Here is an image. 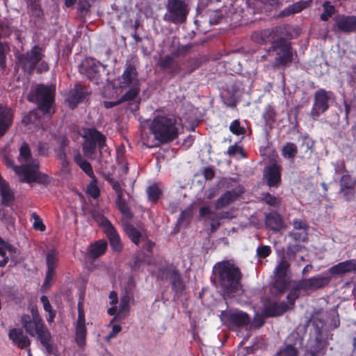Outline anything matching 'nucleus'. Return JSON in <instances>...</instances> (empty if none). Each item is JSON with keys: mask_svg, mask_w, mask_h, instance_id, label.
I'll list each match as a JSON object with an SVG mask.
<instances>
[{"mask_svg": "<svg viewBox=\"0 0 356 356\" xmlns=\"http://www.w3.org/2000/svg\"><path fill=\"white\" fill-rule=\"evenodd\" d=\"M250 38L254 43L261 45L270 44L268 51L275 53L276 55L273 64L274 67H285L292 63V34L284 26L255 31L251 34Z\"/></svg>", "mask_w": 356, "mask_h": 356, "instance_id": "nucleus-1", "label": "nucleus"}, {"mask_svg": "<svg viewBox=\"0 0 356 356\" xmlns=\"http://www.w3.org/2000/svg\"><path fill=\"white\" fill-rule=\"evenodd\" d=\"M213 275L224 296L234 297L242 289L241 270L238 266L229 260L217 262L213 267Z\"/></svg>", "mask_w": 356, "mask_h": 356, "instance_id": "nucleus-2", "label": "nucleus"}, {"mask_svg": "<svg viewBox=\"0 0 356 356\" xmlns=\"http://www.w3.org/2000/svg\"><path fill=\"white\" fill-rule=\"evenodd\" d=\"M20 323L26 334L37 336L40 343L49 355H56L58 348L52 340L50 331L45 325L36 306L31 309V314H24L20 317Z\"/></svg>", "mask_w": 356, "mask_h": 356, "instance_id": "nucleus-3", "label": "nucleus"}, {"mask_svg": "<svg viewBox=\"0 0 356 356\" xmlns=\"http://www.w3.org/2000/svg\"><path fill=\"white\" fill-rule=\"evenodd\" d=\"M149 131L153 134L155 143H149L143 138V143L148 148L159 147L175 140L179 135L177 119L165 115L156 116L149 124Z\"/></svg>", "mask_w": 356, "mask_h": 356, "instance_id": "nucleus-4", "label": "nucleus"}, {"mask_svg": "<svg viewBox=\"0 0 356 356\" xmlns=\"http://www.w3.org/2000/svg\"><path fill=\"white\" fill-rule=\"evenodd\" d=\"M55 89L51 86L39 84L31 90L26 99L35 104L38 109L46 115L51 113V108L55 103Z\"/></svg>", "mask_w": 356, "mask_h": 356, "instance_id": "nucleus-5", "label": "nucleus"}, {"mask_svg": "<svg viewBox=\"0 0 356 356\" xmlns=\"http://www.w3.org/2000/svg\"><path fill=\"white\" fill-rule=\"evenodd\" d=\"M39 162L37 159H33L31 163L15 166V172L20 177L19 180L24 183H38L43 185H48L51 179L45 173L39 171Z\"/></svg>", "mask_w": 356, "mask_h": 356, "instance_id": "nucleus-6", "label": "nucleus"}, {"mask_svg": "<svg viewBox=\"0 0 356 356\" xmlns=\"http://www.w3.org/2000/svg\"><path fill=\"white\" fill-rule=\"evenodd\" d=\"M83 152L86 156L95 159L97 155V148L99 149L100 156L104 148L106 146V138L95 128H88L85 131Z\"/></svg>", "mask_w": 356, "mask_h": 356, "instance_id": "nucleus-7", "label": "nucleus"}, {"mask_svg": "<svg viewBox=\"0 0 356 356\" xmlns=\"http://www.w3.org/2000/svg\"><path fill=\"white\" fill-rule=\"evenodd\" d=\"M189 11L188 4L184 0H167L163 20L174 24H184L187 19Z\"/></svg>", "mask_w": 356, "mask_h": 356, "instance_id": "nucleus-8", "label": "nucleus"}, {"mask_svg": "<svg viewBox=\"0 0 356 356\" xmlns=\"http://www.w3.org/2000/svg\"><path fill=\"white\" fill-rule=\"evenodd\" d=\"M44 57L43 49L38 45L33 46L29 51L17 57L16 64L28 75L33 74L36 65Z\"/></svg>", "mask_w": 356, "mask_h": 356, "instance_id": "nucleus-9", "label": "nucleus"}, {"mask_svg": "<svg viewBox=\"0 0 356 356\" xmlns=\"http://www.w3.org/2000/svg\"><path fill=\"white\" fill-rule=\"evenodd\" d=\"M95 220L99 223L104 227L113 250L115 252H120L122 249V244L120 237L112 223L103 215L100 213L93 214Z\"/></svg>", "mask_w": 356, "mask_h": 356, "instance_id": "nucleus-10", "label": "nucleus"}, {"mask_svg": "<svg viewBox=\"0 0 356 356\" xmlns=\"http://www.w3.org/2000/svg\"><path fill=\"white\" fill-rule=\"evenodd\" d=\"M332 92L325 89L320 88L314 94V102L310 111V116L314 119L318 118L327 111L330 107L329 100Z\"/></svg>", "mask_w": 356, "mask_h": 356, "instance_id": "nucleus-11", "label": "nucleus"}, {"mask_svg": "<svg viewBox=\"0 0 356 356\" xmlns=\"http://www.w3.org/2000/svg\"><path fill=\"white\" fill-rule=\"evenodd\" d=\"M332 277L327 274H318L312 277L302 279L298 282V287L303 291H314L327 286Z\"/></svg>", "mask_w": 356, "mask_h": 356, "instance_id": "nucleus-12", "label": "nucleus"}, {"mask_svg": "<svg viewBox=\"0 0 356 356\" xmlns=\"http://www.w3.org/2000/svg\"><path fill=\"white\" fill-rule=\"evenodd\" d=\"M159 277L162 280H166L168 275L170 276L172 289L177 294H181L185 289V284L177 269H170L168 267H162L159 268Z\"/></svg>", "mask_w": 356, "mask_h": 356, "instance_id": "nucleus-13", "label": "nucleus"}, {"mask_svg": "<svg viewBox=\"0 0 356 356\" xmlns=\"http://www.w3.org/2000/svg\"><path fill=\"white\" fill-rule=\"evenodd\" d=\"M100 67L104 65L92 58H86L79 66V72L91 81L97 83L100 79Z\"/></svg>", "mask_w": 356, "mask_h": 356, "instance_id": "nucleus-14", "label": "nucleus"}, {"mask_svg": "<svg viewBox=\"0 0 356 356\" xmlns=\"http://www.w3.org/2000/svg\"><path fill=\"white\" fill-rule=\"evenodd\" d=\"M332 31L345 33L356 32V15H336Z\"/></svg>", "mask_w": 356, "mask_h": 356, "instance_id": "nucleus-15", "label": "nucleus"}, {"mask_svg": "<svg viewBox=\"0 0 356 356\" xmlns=\"http://www.w3.org/2000/svg\"><path fill=\"white\" fill-rule=\"evenodd\" d=\"M85 313L81 302L78 303V318L75 325V341L80 348L86 344L87 329L86 327Z\"/></svg>", "mask_w": 356, "mask_h": 356, "instance_id": "nucleus-16", "label": "nucleus"}, {"mask_svg": "<svg viewBox=\"0 0 356 356\" xmlns=\"http://www.w3.org/2000/svg\"><path fill=\"white\" fill-rule=\"evenodd\" d=\"M91 90L84 85L76 83L70 90L67 101L72 109H74L79 104L83 102L90 95Z\"/></svg>", "mask_w": 356, "mask_h": 356, "instance_id": "nucleus-17", "label": "nucleus"}, {"mask_svg": "<svg viewBox=\"0 0 356 356\" xmlns=\"http://www.w3.org/2000/svg\"><path fill=\"white\" fill-rule=\"evenodd\" d=\"M340 193L346 201L352 200L356 193V178L350 175H343L339 179Z\"/></svg>", "mask_w": 356, "mask_h": 356, "instance_id": "nucleus-18", "label": "nucleus"}, {"mask_svg": "<svg viewBox=\"0 0 356 356\" xmlns=\"http://www.w3.org/2000/svg\"><path fill=\"white\" fill-rule=\"evenodd\" d=\"M158 66L161 71L165 72L171 77L179 74L182 70L179 62L170 55H165L159 58Z\"/></svg>", "mask_w": 356, "mask_h": 356, "instance_id": "nucleus-19", "label": "nucleus"}, {"mask_svg": "<svg viewBox=\"0 0 356 356\" xmlns=\"http://www.w3.org/2000/svg\"><path fill=\"white\" fill-rule=\"evenodd\" d=\"M282 167L276 163L267 166L264 171V178L269 187L277 188L281 183Z\"/></svg>", "mask_w": 356, "mask_h": 356, "instance_id": "nucleus-20", "label": "nucleus"}, {"mask_svg": "<svg viewBox=\"0 0 356 356\" xmlns=\"http://www.w3.org/2000/svg\"><path fill=\"white\" fill-rule=\"evenodd\" d=\"M225 317L229 324L238 327H246L251 322L249 314L241 310L228 311L225 313Z\"/></svg>", "mask_w": 356, "mask_h": 356, "instance_id": "nucleus-21", "label": "nucleus"}, {"mask_svg": "<svg viewBox=\"0 0 356 356\" xmlns=\"http://www.w3.org/2000/svg\"><path fill=\"white\" fill-rule=\"evenodd\" d=\"M243 193L244 190L241 186H238L237 189L227 191L216 201V209L219 210L229 205L231 203L236 200Z\"/></svg>", "mask_w": 356, "mask_h": 356, "instance_id": "nucleus-22", "label": "nucleus"}, {"mask_svg": "<svg viewBox=\"0 0 356 356\" xmlns=\"http://www.w3.org/2000/svg\"><path fill=\"white\" fill-rule=\"evenodd\" d=\"M289 309V307L284 301H268L264 305L263 314L266 317H275L282 315Z\"/></svg>", "mask_w": 356, "mask_h": 356, "instance_id": "nucleus-23", "label": "nucleus"}, {"mask_svg": "<svg viewBox=\"0 0 356 356\" xmlns=\"http://www.w3.org/2000/svg\"><path fill=\"white\" fill-rule=\"evenodd\" d=\"M8 338L13 343L20 349H25L31 346V341L27 335L24 333L22 328H12L9 330Z\"/></svg>", "mask_w": 356, "mask_h": 356, "instance_id": "nucleus-24", "label": "nucleus"}, {"mask_svg": "<svg viewBox=\"0 0 356 356\" xmlns=\"http://www.w3.org/2000/svg\"><path fill=\"white\" fill-rule=\"evenodd\" d=\"M13 121V111L8 106L0 105V138L5 135Z\"/></svg>", "mask_w": 356, "mask_h": 356, "instance_id": "nucleus-25", "label": "nucleus"}, {"mask_svg": "<svg viewBox=\"0 0 356 356\" xmlns=\"http://www.w3.org/2000/svg\"><path fill=\"white\" fill-rule=\"evenodd\" d=\"M328 272L332 275H341L346 273H356V259H349L330 267Z\"/></svg>", "mask_w": 356, "mask_h": 356, "instance_id": "nucleus-26", "label": "nucleus"}, {"mask_svg": "<svg viewBox=\"0 0 356 356\" xmlns=\"http://www.w3.org/2000/svg\"><path fill=\"white\" fill-rule=\"evenodd\" d=\"M138 72L134 65H127L123 74L121 76L120 82L121 88H127L131 85L134 81L137 80Z\"/></svg>", "mask_w": 356, "mask_h": 356, "instance_id": "nucleus-27", "label": "nucleus"}, {"mask_svg": "<svg viewBox=\"0 0 356 356\" xmlns=\"http://www.w3.org/2000/svg\"><path fill=\"white\" fill-rule=\"evenodd\" d=\"M265 225L273 231H280L283 227V220L277 211H272L266 214Z\"/></svg>", "mask_w": 356, "mask_h": 356, "instance_id": "nucleus-28", "label": "nucleus"}, {"mask_svg": "<svg viewBox=\"0 0 356 356\" xmlns=\"http://www.w3.org/2000/svg\"><path fill=\"white\" fill-rule=\"evenodd\" d=\"M1 204L3 206H10L15 200L13 192L10 190L8 183L0 176Z\"/></svg>", "mask_w": 356, "mask_h": 356, "instance_id": "nucleus-29", "label": "nucleus"}, {"mask_svg": "<svg viewBox=\"0 0 356 356\" xmlns=\"http://www.w3.org/2000/svg\"><path fill=\"white\" fill-rule=\"evenodd\" d=\"M107 246L108 244L106 241L99 240L88 246L87 254L89 258L96 259L106 252Z\"/></svg>", "mask_w": 356, "mask_h": 356, "instance_id": "nucleus-30", "label": "nucleus"}, {"mask_svg": "<svg viewBox=\"0 0 356 356\" xmlns=\"http://www.w3.org/2000/svg\"><path fill=\"white\" fill-rule=\"evenodd\" d=\"M16 252L17 248L9 243L3 244V245L0 246V267L6 266L9 261V257L11 258V263L15 265L17 262L14 261L13 254Z\"/></svg>", "mask_w": 356, "mask_h": 356, "instance_id": "nucleus-31", "label": "nucleus"}, {"mask_svg": "<svg viewBox=\"0 0 356 356\" xmlns=\"http://www.w3.org/2000/svg\"><path fill=\"white\" fill-rule=\"evenodd\" d=\"M74 162L79 165V167L90 178L95 179V176L92 168L91 164L85 159H83L81 154H78L74 156Z\"/></svg>", "mask_w": 356, "mask_h": 356, "instance_id": "nucleus-32", "label": "nucleus"}, {"mask_svg": "<svg viewBox=\"0 0 356 356\" xmlns=\"http://www.w3.org/2000/svg\"><path fill=\"white\" fill-rule=\"evenodd\" d=\"M277 112L275 108L268 104L264 111L262 114V119L264 121L266 126L271 127L276 121Z\"/></svg>", "mask_w": 356, "mask_h": 356, "instance_id": "nucleus-33", "label": "nucleus"}, {"mask_svg": "<svg viewBox=\"0 0 356 356\" xmlns=\"http://www.w3.org/2000/svg\"><path fill=\"white\" fill-rule=\"evenodd\" d=\"M309 2L306 1H300L289 5L283 11V15H290L301 12L309 6Z\"/></svg>", "mask_w": 356, "mask_h": 356, "instance_id": "nucleus-34", "label": "nucleus"}, {"mask_svg": "<svg viewBox=\"0 0 356 356\" xmlns=\"http://www.w3.org/2000/svg\"><path fill=\"white\" fill-rule=\"evenodd\" d=\"M30 10L32 17L40 19L43 16V11L39 4L40 0H24Z\"/></svg>", "mask_w": 356, "mask_h": 356, "instance_id": "nucleus-35", "label": "nucleus"}, {"mask_svg": "<svg viewBox=\"0 0 356 356\" xmlns=\"http://www.w3.org/2000/svg\"><path fill=\"white\" fill-rule=\"evenodd\" d=\"M298 153L297 145L293 143H286L281 149V154L284 159L293 160Z\"/></svg>", "mask_w": 356, "mask_h": 356, "instance_id": "nucleus-36", "label": "nucleus"}, {"mask_svg": "<svg viewBox=\"0 0 356 356\" xmlns=\"http://www.w3.org/2000/svg\"><path fill=\"white\" fill-rule=\"evenodd\" d=\"M148 200L152 203H156L162 195V191L156 184L149 186L146 190Z\"/></svg>", "mask_w": 356, "mask_h": 356, "instance_id": "nucleus-37", "label": "nucleus"}, {"mask_svg": "<svg viewBox=\"0 0 356 356\" xmlns=\"http://www.w3.org/2000/svg\"><path fill=\"white\" fill-rule=\"evenodd\" d=\"M10 51V44L7 41L0 40V67L5 70L6 67V56Z\"/></svg>", "mask_w": 356, "mask_h": 356, "instance_id": "nucleus-38", "label": "nucleus"}, {"mask_svg": "<svg viewBox=\"0 0 356 356\" xmlns=\"http://www.w3.org/2000/svg\"><path fill=\"white\" fill-rule=\"evenodd\" d=\"M275 356H298V350L294 345L284 344L277 351Z\"/></svg>", "mask_w": 356, "mask_h": 356, "instance_id": "nucleus-39", "label": "nucleus"}, {"mask_svg": "<svg viewBox=\"0 0 356 356\" xmlns=\"http://www.w3.org/2000/svg\"><path fill=\"white\" fill-rule=\"evenodd\" d=\"M116 204L118 209L124 217L128 219L133 218V213L129 207L127 201L123 198V196H121L120 199V197H117Z\"/></svg>", "mask_w": 356, "mask_h": 356, "instance_id": "nucleus-40", "label": "nucleus"}, {"mask_svg": "<svg viewBox=\"0 0 356 356\" xmlns=\"http://www.w3.org/2000/svg\"><path fill=\"white\" fill-rule=\"evenodd\" d=\"M322 6L323 12L321 14L320 19L323 22H327L335 14L337 10L335 7L328 1L323 2Z\"/></svg>", "mask_w": 356, "mask_h": 356, "instance_id": "nucleus-41", "label": "nucleus"}, {"mask_svg": "<svg viewBox=\"0 0 356 356\" xmlns=\"http://www.w3.org/2000/svg\"><path fill=\"white\" fill-rule=\"evenodd\" d=\"M125 231L130 240L134 243L138 245L140 238H142V234L140 231L132 225H127Z\"/></svg>", "mask_w": 356, "mask_h": 356, "instance_id": "nucleus-42", "label": "nucleus"}, {"mask_svg": "<svg viewBox=\"0 0 356 356\" xmlns=\"http://www.w3.org/2000/svg\"><path fill=\"white\" fill-rule=\"evenodd\" d=\"M145 254L143 252H139L136 253L133 257L130 263V268L132 271H136L145 264Z\"/></svg>", "mask_w": 356, "mask_h": 356, "instance_id": "nucleus-43", "label": "nucleus"}, {"mask_svg": "<svg viewBox=\"0 0 356 356\" xmlns=\"http://www.w3.org/2000/svg\"><path fill=\"white\" fill-rule=\"evenodd\" d=\"M70 140L65 136L58 138V147L55 150L56 156L67 155Z\"/></svg>", "mask_w": 356, "mask_h": 356, "instance_id": "nucleus-44", "label": "nucleus"}, {"mask_svg": "<svg viewBox=\"0 0 356 356\" xmlns=\"http://www.w3.org/2000/svg\"><path fill=\"white\" fill-rule=\"evenodd\" d=\"M289 266L290 265L286 260L282 259L275 268V277L286 278Z\"/></svg>", "mask_w": 356, "mask_h": 356, "instance_id": "nucleus-45", "label": "nucleus"}, {"mask_svg": "<svg viewBox=\"0 0 356 356\" xmlns=\"http://www.w3.org/2000/svg\"><path fill=\"white\" fill-rule=\"evenodd\" d=\"M300 291H302L301 289H299L298 287V282L296 284V285L294 286V287L290 290V291L289 292L287 296H286V299L288 300V305L289 307V309L290 308H293L294 305H295V302L296 300L299 298L300 296Z\"/></svg>", "mask_w": 356, "mask_h": 356, "instance_id": "nucleus-46", "label": "nucleus"}, {"mask_svg": "<svg viewBox=\"0 0 356 356\" xmlns=\"http://www.w3.org/2000/svg\"><path fill=\"white\" fill-rule=\"evenodd\" d=\"M39 118L38 112L36 109L30 111L29 113L24 114L22 118V124L24 126L35 123V121Z\"/></svg>", "mask_w": 356, "mask_h": 356, "instance_id": "nucleus-47", "label": "nucleus"}, {"mask_svg": "<svg viewBox=\"0 0 356 356\" xmlns=\"http://www.w3.org/2000/svg\"><path fill=\"white\" fill-rule=\"evenodd\" d=\"M140 92V88L138 87H132L129 88L120 98V102L121 103L124 102H129L134 100Z\"/></svg>", "mask_w": 356, "mask_h": 356, "instance_id": "nucleus-48", "label": "nucleus"}, {"mask_svg": "<svg viewBox=\"0 0 356 356\" xmlns=\"http://www.w3.org/2000/svg\"><path fill=\"white\" fill-rule=\"evenodd\" d=\"M46 263L47 270L54 272L58 263L57 254L54 251H50L47 253L46 257Z\"/></svg>", "mask_w": 356, "mask_h": 356, "instance_id": "nucleus-49", "label": "nucleus"}, {"mask_svg": "<svg viewBox=\"0 0 356 356\" xmlns=\"http://www.w3.org/2000/svg\"><path fill=\"white\" fill-rule=\"evenodd\" d=\"M56 159L60 161V172L63 175H69L71 172L70 162L67 159V155L56 156Z\"/></svg>", "mask_w": 356, "mask_h": 356, "instance_id": "nucleus-50", "label": "nucleus"}, {"mask_svg": "<svg viewBox=\"0 0 356 356\" xmlns=\"http://www.w3.org/2000/svg\"><path fill=\"white\" fill-rule=\"evenodd\" d=\"M229 131L236 136L244 135L246 133L245 128L241 126L239 120H234L230 124Z\"/></svg>", "mask_w": 356, "mask_h": 356, "instance_id": "nucleus-51", "label": "nucleus"}, {"mask_svg": "<svg viewBox=\"0 0 356 356\" xmlns=\"http://www.w3.org/2000/svg\"><path fill=\"white\" fill-rule=\"evenodd\" d=\"M289 286V282L286 278H281L275 277V280L273 283V287L280 293L284 292Z\"/></svg>", "mask_w": 356, "mask_h": 356, "instance_id": "nucleus-52", "label": "nucleus"}, {"mask_svg": "<svg viewBox=\"0 0 356 356\" xmlns=\"http://www.w3.org/2000/svg\"><path fill=\"white\" fill-rule=\"evenodd\" d=\"M225 19L222 10H216L211 12L209 15V23L211 24H218L221 23Z\"/></svg>", "mask_w": 356, "mask_h": 356, "instance_id": "nucleus-53", "label": "nucleus"}, {"mask_svg": "<svg viewBox=\"0 0 356 356\" xmlns=\"http://www.w3.org/2000/svg\"><path fill=\"white\" fill-rule=\"evenodd\" d=\"M19 156L27 162L31 158V152L27 143L24 142L19 148Z\"/></svg>", "mask_w": 356, "mask_h": 356, "instance_id": "nucleus-54", "label": "nucleus"}, {"mask_svg": "<svg viewBox=\"0 0 356 356\" xmlns=\"http://www.w3.org/2000/svg\"><path fill=\"white\" fill-rule=\"evenodd\" d=\"M31 218L34 220L33 227L35 229L40 232H44L46 229V226L36 213L33 212L31 213Z\"/></svg>", "mask_w": 356, "mask_h": 356, "instance_id": "nucleus-55", "label": "nucleus"}, {"mask_svg": "<svg viewBox=\"0 0 356 356\" xmlns=\"http://www.w3.org/2000/svg\"><path fill=\"white\" fill-rule=\"evenodd\" d=\"M263 201L266 204L272 207H276L280 204V200L279 198L271 195L269 193H264L262 197Z\"/></svg>", "mask_w": 356, "mask_h": 356, "instance_id": "nucleus-56", "label": "nucleus"}, {"mask_svg": "<svg viewBox=\"0 0 356 356\" xmlns=\"http://www.w3.org/2000/svg\"><path fill=\"white\" fill-rule=\"evenodd\" d=\"M107 181L111 185L112 188L115 191L117 197L123 196V190L121 187L120 182L113 178H108Z\"/></svg>", "mask_w": 356, "mask_h": 356, "instance_id": "nucleus-57", "label": "nucleus"}, {"mask_svg": "<svg viewBox=\"0 0 356 356\" xmlns=\"http://www.w3.org/2000/svg\"><path fill=\"white\" fill-rule=\"evenodd\" d=\"M11 27L5 22H0V40L8 38L12 33Z\"/></svg>", "mask_w": 356, "mask_h": 356, "instance_id": "nucleus-58", "label": "nucleus"}, {"mask_svg": "<svg viewBox=\"0 0 356 356\" xmlns=\"http://www.w3.org/2000/svg\"><path fill=\"white\" fill-rule=\"evenodd\" d=\"M290 236L297 241L305 242L307 239V232L293 230L290 233Z\"/></svg>", "mask_w": 356, "mask_h": 356, "instance_id": "nucleus-59", "label": "nucleus"}, {"mask_svg": "<svg viewBox=\"0 0 356 356\" xmlns=\"http://www.w3.org/2000/svg\"><path fill=\"white\" fill-rule=\"evenodd\" d=\"M271 253V248L268 245H260L257 249V254L259 258H266Z\"/></svg>", "mask_w": 356, "mask_h": 356, "instance_id": "nucleus-60", "label": "nucleus"}, {"mask_svg": "<svg viewBox=\"0 0 356 356\" xmlns=\"http://www.w3.org/2000/svg\"><path fill=\"white\" fill-rule=\"evenodd\" d=\"M87 193L94 199L100 195V190L95 183H90L87 188Z\"/></svg>", "mask_w": 356, "mask_h": 356, "instance_id": "nucleus-61", "label": "nucleus"}, {"mask_svg": "<svg viewBox=\"0 0 356 356\" xmlns=\"http://www.w3.org/2000/svg\"><path fill=\"white\" fill-rule=\"evenodd\" d=\"M293 230H300L307 232L309 226L305 221L300 219H294L292 222Z\"/></svg>", "mask_w": 356, "mask_h": 356, "instance_id": "nucleus-62", "label": "nucleus"}, {"mask_svg": "<svg viewBox=\"0 0 356 356\" xmlns=\"http://www.w3.org/2000/svg\"><path fill=\"white\" fill-rule=\"evenodd\" d=\"M325 355V350L323 348L321 349L318 348H314V349L307 350L303 356H323Z\"/></svg>", "mask_w": 356, "mask_h": 356, "instance_id": "nucleus-63", "label": "nucleus"}, {"mask_svg": "<svg viewBox=\"0 0 356 356\" xmlns=\"http://www.w3.org/2000/svg\"><path fill=\"white\" fill-rule=\"evenodd\" d=\"M90 4L88 0H79L78 2V10L81 13H86L89 10Z\"/></svg>", "mask_w": 356, "mask_h": 356, "instance_id": "nucleus-64", "label": "nucleus"}]
</instances>
